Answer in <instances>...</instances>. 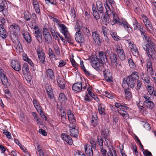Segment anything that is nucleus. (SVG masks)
Segmentation results:
<instances>
[{
    "label": "nucleus",
    "mask_w": 156,
    "mask_h": 156,
    "mask_svg": "<svg viewBox=\"0 0 156 156\" xmlns=\"http://www.w3.org/2000/svg\"><path fill=\"white\" fill-rule=\"evenodd\" d=\"M141 36L145 40V42L143 44V49L146 51V54L150 59H153L154 57L155 50V44L151 41L150 37L148 36L143 30H140Z\"/></svg>",
    "instance_id": "1"
},
{
    "label": "nucleus",
    "mask_w": 156,
    "mask_h": 156,
    "mask_svg": "<svg viewBox=\"0 0 156 156\" xmlns=\"http://www.w3.org/2000/svg\"><path fill=\"white\" fill-rule=\"evenodd\" d=\"M138 79H139L138 73L137 72L134 71L130 75L124 79L123 83L124 84H127L129 87L133 88L135 86V82Z\"/></svg>",
    "instance_id": "2"
},
{
    "label": "nucleus",
    "mask_w": 156,
    "mask_h": 156,
    "mask_svg": "<svg viewBox=\"0 0 156 156\" xmlns=\"http://www.w3.org/2000/svg\"><path fill=\"white\" fill-rule=\"evenodd\" d=\"M91 63L92 67L98 71H101L103 68V64L100 62L98 59L96 57H90L88 59Z\"/></svg>",
    "instance_id": "3"
},
{
    "label": "nucleus",
    "mask_w": 156,
    "mask_h": 156,
    "mask_svg": "<svg viewBox=\"0 0 156 156\" xmlns=\"http://www.w3.org/2000/svg\"><path fill=\"white\" fill-rule=\"evenodd\" d=\"M113 22L114 23V24L116 23L123 27L124 28H130L132 29V28L130 27V26L128 24L126 21L124 19H121L119 20L116 14H113Z\"/></svg>",
    "instance_id": "4"
},
{
    "label": "nucleus",
    "mask_w": 156,
    "mask_h": 156,
    "mask_svg": "<svg viewBox=\"0 0 156 156\" xmlns=\"http://www.w3.org/2000/svg\"><path fill=\"white\" fill-rule=\"evenodd\" d=\"M115 50L119 58L121 60H124L126 58L124 51L120 43H117L115 45Z\"/></svg>",
    "instance_id": "5"
},
{
    "label": "nucleus",
    "mask_w": 156,
    "mask_h": 156,
    "mask_svg": "<svg viewBox=\"0 0 156 156\" xmlns=\"http://www.w3.org/2000/svg\"><path fill=\"white\" fill-rule=\"evenodd\" d=\"M108 66L106 64L104 65L103 68L105 69L103 71L104 76L105 80L107 82H112V77L110 70L108 69Z\"/></svg>",
    "instance_id": "6"
},
{
    "label": "nucleus",
    "mask_w": 156,
    "mask_h": 156,
    "mask_svg": "<svg viewBox=\"0 0 156 156\" xmlns=\"http://www.w3.org/2000/svg\"><path fill=\"white\" fill-rule=\"evenodd\" d=\"M83 30L87 31V30H79L75 34V40L78 43H83L84 42V37L83 34ZM87 30V33L89 32V30Z\"/></svg>",
    "instance_id": "7"
},
{
    "label": "nucleus",
    "mask_w": 156,
    "mask_h": 156,
    "mask_svg": "<svg viewBox=\"0 0 156 156\" xmlns=\"http://www.w3.org/2000/svg\"><path fill=\"white\" fill-rule=\"evenodd\" d=\"M37 53L38 58L41 62L44 63L45 62V54L42 48L39 47L37 48Z\"/></svg>",
    "instance_id": "8"
},
{
    "label": "nucleus",
    "mask_w": 156,
    "mask_h": 156,
    "mask_svg": "<svg viewBox=\"0 0 156 156\" xmlns=\"http://www.w3.org/2000/svg\"><path fill=\"white\" fill-rule=\"evenodd\" d=\"M101 136L104 138L105 141L104 144L106 145H108L110 143V141L108 138L109 136V131L107 129H105L104 130H102L101 131Z\"/></svg>",
    "instance_id": "9"
},
{
    "label": "nucleus",
    "mask_w": 156,
    "mask_h": 156,
    "mask_svg": "<svg viewBox=\"0 0 156 156\" xmlns=\"http://www.w3.org/2000/svg\"><path fill=\"white\" fill-rule=\"evenodd\" d=\"M11 66L15 71H19L21 69V64L20 62L17 60H12L11 61Z\"/></svg>",
    "instance_id": "10"
},
{
    "label": "nucleus",
    "mask_w": 156,
    "mask_h": 156,
    "mask_svg": "<svg viewBox=\"0 0 156 156\" xmlns=\"http://www.w3.org/2000/svg\"><path fill=\"white\" fill-rule=\"evenodd\" d=\"M99 59L101 63L104 65L106 64V63L108 62V59L107 56L105 55V52L103 51H99L98 53Z\"/></svg>",
    "instance_id": "11"
},
{
    "label": "nucleus",
    "mask_w": 156,
    "mask_h": 156,
    "mask_svg": "<svg viewBox=\"0 0 156 156\" xmlns=\"http://www.w3.org/2000/svg\"><path fill=\"white\" fill-rule=\"evenodd\" d=\"M69 132L70 133V135L72 136L76 137L78 136V131L77 129H76V124H75L74 126H73V127H71L69 126Z\"/></svg>",
    "instance_id": "12"
},
{
    "label": "nucleus",
    "mask_w": 156,
    "mask_h": 156,
    "mask_svg": "<svg viewBox=\"0 0 156 156\" xmlns=\"http://www.w3.org/2000/svg\"><path fill=\"white\" fill-rule=\"evenodd\" d=\"M82 85L81 83H76L73 85L72 88L73 90L76 92H79L82 90Z\"/></svg>",
    "instance_id": "13"
},
{
    "label": "nucleus",
    "mask_w": 156,
    "mask_h": 156,
    "mask_svg": "<svg viewBox=\"0 0 156 156\" xmlns=\"http://www.w3.org/2000/svg\"><path fill=\"white\" fill-rule=\"evenodd\" d=\"M68 119L70 122L69 126L71 127H73V126H74L75 124H76V120L74 118L73 115L70 113L68 112Z\"/></svg>",
    "instance_id": "14"
},
{
    "label": "nucleus",
    "mask_w": 156,
    "mask_h": 156,
    "mask_svg": "<svg viewBox=\"0 0 156 156\" xmlns=\"http://www.w3.org/2000/svg\"><path fill=\"white\" fill-rule=\"evenodd\" d=\"M35 36L39 43L42 42V31L41 30H35L34 31Z\"/></svg>",
    "instance_id": "15"
},
{
    "label": "nucleus",
    "mask_w": 156,
    "mask_h": 156,
    "mask_svg": "<svg viewBox=\"0 0 156 156\" xmlns=\"http://www.w3.org/2000/svg\"><path fill=\"white\" fill-rule=\"evenodd\" d=\"M2 84L6 88H8L10 86V83L6 75H5L0 77Z\"/></svg>",
    "instance_id": "16"
},
{
    "label": "nucleus",
    "mask_w": 156,
    "mask_h": 156,
    "mask_svg": "<svg viewBox=\"0 0 156 156\" xmlns=\"http://www.w3.org/2000/svg\"><path fill=\"white\" fill-rule=\"evenodd\" d=\"M84 149L86 154L88 156H93V151L91 146L87 144L84 145Z\"/></svg>",
    "instance_id": "17"
},
{
    "label": "nucleus",
    "mask_w": 156,
    "mask_h": 156,
    "mask_svg": "<svg viewBox=\"0 0 156 156\" xmlns=\"http://www.w3.org/2000/svg\"><path fill=\"white\" fill-rule=\"evenodd\" d=\"M61 137L69 145L72 144L73 141L72 138L67 134L62 133L61 135Z\"/></svg>",
    "instance_id": "18"
},
{
    "label": "nucleus",
    "mask_w": 156,
    "mask_h": 156,
    "mask_svg": "<svg viewBox=\"0 0 156 156\" xmlns=\"http://www.w3.org/2000/svg\"><path fill=\"white\" fill-rule=\"evenodd\" d=\"M45 88L48 97L52 98L53 97V93L51 86L49 84H47Z\"/></svg>",
    "instance_id": "19"
},
{
    "label": "nucleus",
    "mask_w": 156,
    "mask_h": 156,
    "mask_svg": "<svg viewBox=\"0 0 156 156\" xmlns=\"http://www.w3.org/2000/svg\"><path fill=\"white\" fill-rule=\"evenodd\" d=\"M92 35L94 40L96 44L99 45L101 43V39L98 34L96 32H92Z\"/></svg>",
    "instance_id": "20"
},
{
    "label": "nucleus",
    "mask_w": 156,
    "mask_h": 156,
    "mask_svg": "<svg viewBox=\"0 0 156 156\" xmlns=\"http://www.w3.org/2000/svg\"><path fill=\"white\" fill-rule=\"evenodd\" d=\"M23 37L28 43H30L31 42V37L28 32H25L24 30L22 31Z\"/></svg>",
    "instance_id": "21"
},
{
    "label": "nucleus",
    "mask_w": 156,
    "mask_h": 156,
    "mask_svg": "<svg viewBox=\"0 0 156 156\" xmlns=\"http://www.w3.org/2000/svg\"><path fill=\"white\" fill-rule=\"evenodd\" d=\"M111 61L113 65L116 66L117 64V56L116 54L112 53L110 56Z\"/></svg>",
    "instance_id": "22"
},
{
    "label": "nucleus",
    "mask_w": 156,
    "mask_h": 156,
    "mask_svg": "<svg viewBox=\"0 0 156 156\" xmlns=\"http://www.w3.org/2000/svg\"><path fill=\"white\" fill-rule=\"evenodd\" d=\"M43 36H44L45 41L46 42L48 43V41H50L51 39V36L48 31V30H44L43 31Z\"/></svg>",
    "instance_id": "23"
},
{
    "label": "nucleus",
    "mask_w": 156,
    "mask_h": 156,
    "mask_svg": "<svg viewBox=\"0 0 156 156\" xmlns=\"http://www.w3.org/2000/svg\"><path fill=\"white\" fill-rule=\"evenodd\" d=\"M48 55L49 58L51 61H56L57 60L56 56L54 53L53 51L51 48H49L48 49Z\"/></svg>",
    "instance_id": "24"
},
{
    "label": "nucleus",
    "mask_w": 156,
    "mask_h": 156,
    "mask_svg": "<svg viewBox=\"0 0 156 156\" xmlns=\"http://www.w3.org/2000/svg\"><path fill=\"white\" fill-rule=\"evenodd\" d=\"M141 78L147 85L151 84V83L150 81V77L146 74L142 73Z\"/></svg>",
    "instance_id": "25"
},
{
    "label": "nucleus",
    "mask_w": 156,
    "mask_h": 156,
    "mask_svg": "<svg viewBox=\"0 0 156 156\" xmlns=\"http://www.w3.org/2000/svg\"><path fill=\"white\" fill-rule=\"evenodd\" d=\"M143 20L147 29H152V25L150 21L147 19L146 17L144 18Z\"/></svg>",
    "instance_id": "26"
},
{
    "label": "nucleus",
    "mask_w": 156,
    "mask_h": 156,
    "mask_svg": "<svg viewBox=\"0 0 156 156\" xmlns=\"http://www.w3.org/2000/svg\"><path fill=\"white\" fill-rule=\"evenodd\" d=\"M46 75L51 80H54L55 76L54 75L53 71L51 69H48L46 71Z\"/></svg>",
    "instance_id": "27"
},
{
    "label": "nucleus",
    "mask_w": 156,
    "mask_h": 156,
    "mask_svg": "<svg viewBox=\"0 0 156 156\" xmlns=\"http://www.w3.org/2000/svg\"><path fill=\"white\" fill-rule=\"evenodd\" d=\"M98 124V117L96 115H94L92 116L91 119V124L93 127H95Z\"/></svg>",
    "instance_id": "28"
},
{
    "label": "nucleus",
    "mask_w": 156,
    "mask_h": 156,
    "mask_svg": "<svg viewBox=\"0 0 156 156\" xmlns=\"http://www.w3.org/2000/svg\"><path fill=\"white\" fill-rule=\"evenodd\" d=\"M67 99L63 93H60L59 95V100L62 103L64 104L67 101Z\"/></svg>",
    "instance_id": "29"
},
{
    "label": "nucleus",
    "mask_w": 156,
    "mask_h": 156,
    "mask_svg": "<svg viewBox=\"0 0 156 156\" xmlns=\"http://www.w3.org/2000/svg\"><path fill=\"white\" fill-rule=\"evenodd\" d=\"M33 103L34 107L35 108L37 112L42 109V108L38 101L36 99H33Z\"/></svg>",
    "instance_id": "30"
},
{
    "label": "nucleus",
    "mask_w": 156,
    "mask_h": 156,
    "mask_svg": "<svg viewBox=\"0 0 156 156\" xmlns=\"http://www.w3.org/2000/svg\"><path fill=\"white\" fill-rule=\"evenodd\" d=\"M99 113L101 115L105 114V106L101 104H99L98 105Z\"/></svg>",
    "instance_id": "31"
},
{
    "label": "nucleus",
    "mask_w": 156,
    "mask_h": 156,
    "mask_svg": "<svg viewBox=\"0 0 156 156\" xmlns=\"http://www.w3.org/2000/svg\"><path fill=\"white\" fill-rule=\"evenodd\" d=\"M60 112L61 121L64 123L66 119V112L63 110H61Z\"/></svg>",
    "instance_id": "32"
},
{
    "label": "nucleus",
    "mask_w": 156,
    "mask_h": 156,
    "mask_svg": "<svg viewBox=\"0 0 156 156\" xmlns=\"http://www.w3.org/2000/svg\"><path fill=\"white\" fill-rule=\"evenodd\" d=\"M129 89L128 88L125 90V96L126 99L128 100H129L132 98V94L131 93L129 90Z\"/></svg>",
    "instance_id": "33"
},
{
    "label": "nucleus",
    "mask_w": 156,
    "mask_h": 156,
    "mask_svg": "<svg viewBox=\"0 0 156 156\" xmlns=\"http://www.w3.org/2000/svg\"><path fill=\"white\" fill-rule=\"evenodd\" d=\"M7 5L5 1L0 0V12H3Z\"/></svg>",
    "instance_id": "34"
},
{
    "label": "nucleus",
    "mask_w": 156,
    "mask_h": 156,
    "mask_svg": "<svg viewBox=\"0 0 156 156\" xmlns=\"http://www.w3.org/2000/svg\"><path fill=\"white\" fill-rule=\"evenodd\" d=\"M53 48L55 54L57 55H59L60 50L58 45L57 44H55L53 46Z\"/></svg>",
    "instance_id": "35"
},
{
    "label": "nucleus",
    "mask_w": 156,
    "mask_h": 156,
    "mask_svg": "<svg viewBox=\"0 0 156 156\" xmlns=\"http://www.w3.org/2000/svg\"><path fill=\"white\" fill-rule=\"evenodd\" d=\"M97 8L98 12H99L100 14H101L102 15H103L104 13V8L103 6L102 5L100 4L99 5H98L97 4Z\"/></svg>",
    "instance_id": "36"
},
{
    "label": "nucleus",
    "mask_w": 156,
    "mask_h": 156,
    "mask_svg": "<svg viewBox=\"0 0 156 156\" xmlns=\"http://www.w3.org/2000/svg\"><path fill=\"white\" fill-rule=\"evenodd\" d=\"M8 35V33L6 30H0V36L3 39L6 38Z\"/></svg>",
    "instance_id": "37"
},
{
    "label": "nucleus",
    "mask_w": 156,
    "mask_h": 156,
    "mask_svg": "<svg viewBox=\"0 0 156 156\" xmlns=\"http://www.w3.org/2000/svg\"><path fill=\"white\" fill-rule=\"evenodd\" d=\"M105 6L106 8V10L107 12H111V9L113 8L112 7L111 4L109 2H108V0L106 1V4Z\"/></svg>",
    "instance_id": "38"
},
{
    "label": "nucleus",
    "mask_w": 156,
    "mask_h": 156,
    "mask_svg": "<svg viewBox=\"0 0 156 156\" xmlns=\"http://www.w3.org/2000/svg\"><path fill=\"white\" fill-rule=\"evenodd\" d=\"M147 90L150 95H153L154 90V88L151 86V85H147Z\"/></svg>",
    "instance_id": "39"
},
{
    "label": "nucleus",
    "mask_w": 156,
    "mask_h": 156,
    "mask_svg": "<svg viewBox=\"0 0 156 156\" xmlns=\"http://www.w3.org/2000/svg\"><path fill=\"white\" fill-rule=\"evenodd\" d=\"M22 71L23 73H26L29 71V68L27 63H25L22 67Z\"/></svg>",
    "instance_id": "40"
},
{
    "label": "nucleus",
    "mask_w": 156,
    "mask_h": 156,
    "mask_svg": "<svg viewBox=\"0 0 156 156\" xmlns=\"http://www.w3.org/2000/svg\"><path fill=\"white\" fill-rule=\"evenodd\" d=\"M133 26L134 29H141L143 28L142 26L140 25V24L137 22L136 19L135 23L133 24Z\"/></svg>",
    "instance_id": "41"
},
{
    "label": "nucleus",
    "mask_w": 156,
    "mask_h": 156,
    "mask_svg": "<svg viewBox=\"0 0 156 156\" xmlns=\"http://www.w3.org/2000/svg\"><path fill=\"white\" fill-rule=\"evenodd\" d=\"M108 12H107V11H106V12L105 13L104 16H103V18L101 16V18L104 21H109V20L110 18L109 14H108Z\"/></svg>",
    "instance_id": "42"
},
{
    "label": "nucleus",
    "mask_w": 156,
    "mask_h": 156,
    "mask_svg": "<svg viewBox=\"0 0 156 156\" xmlns=\"http://www.w3.org/2000/svg\"><path fill=\"white\" fill-rule=\"evenodd\" d=\"M61 32L64 35L66 39L71 37L68 30H61Z\"/></svg>",
    "instance_id": "43"
},
{
    "label": "nucleus",
    "mask_w": 156,
    "mask_h": 156,
    "mask_svg": "<svg viewBox=\"0 0 156 156\" xmlns=\"http://www.w3.org/2000/svg\"><path fill=\"white\" fill-rule=\"evenodd\" d=\"M93 14L94 17L97 20L99 19L100 18V16H102L101 14H100V13L98 11H94L93 12Z\"/></svg>",
    "instance_id": "44"
},
{
    "label": "nucleus",
    "mask_w": 156,
    "mask_h": 156,
    "mask_svg": "<svg viewBox=\"0 0 156 156\" xmlns=\"http://www.w3.org/2000/svg\"><path fill=\"white\" fill-rule=\"evenodd\" d=\"M97 144L101 148L103 147V143L104 142L102 138H97Z\"/></svg>",
    "instance_id": "45"
},
{
    "label": "nucleus",
    "mask_w": 156,
    "mask_h": 156,
    "mask_svg": "<svg viewBox=\"0 0 156 156\" xmlns=\"http://www.w3.org/2000/svg\"><path fill=\"white\" fill-rule=\"evenodd\" d=\"M110 149L109 151L108 152V156H117L115 150L112 149V150Z\"/></svg>",
    "instance_id": "46"
},
{
    "label": "nucleus",
    "mask_w": 156,
    "mask_h": 156,
    "mask_svg": "<svg viewBox=\"0 0 156 156\" xmlns=\"http://www.w3.org/2000/svg\"><path fill=\"white\" fill-rule=\"evenodd\" d=\"M103 94L104 96L111 99H112L114 98L113 94L108 91H105L104 92Z\"/></svg>",
    "instance_id": "47"
},
{
    "label": "nucleus",
    "mask_w": 156,
    "mask_h": 156,
    "mask_svg": "<svg viewBox=\"0 0 156 156\" xmlns=\"http://www.w3.org/2000/svg\"><path fill=\"white\" fill-rule=\"evenodd\" d=\"M119 113L123 117L125 118L128 117V113L124 110L121 111L120 112L119 111Z\"/></svg>",
    "instance_id": "48"
},
{
    "label": "nucleus",
    "mask_w": 156,
    "mask_h": 156,
    "mask_svg": "<svg viewBox=\"0 0 156 156\" xmlns=\"http://www.w3.org/2000/svg\"><path fill=\"white\" fill-rule=\"evenodd\" d=\"M82 27V25L80 22L77 21L75 26V29H81Z\"/></svg>",
    "instance_id": "49"
},
{
    "label": "nucleus",
    "mask_w": 156,
    "mask_h": 156,
    "mask_svg": "<svg viewBox=\"0 0 156 156\" xmlns=\"http://www.w3.org/2000/svg\"><path fill=\"white\" fill-rule=\"evenodd\" d=\"M131 51L133 54L135 56H137L139 55V53L136 46L134 47Z\"/></svg>",
    "instance_id": "50"
},
{
    "label": "nucleus",
    "mask_w": 156,
    "mask_h": 156,
    "mask_svg": "<svg viewBox=\"0 0 156 156\" xmlns=\"http://www.w3.org/2000/svg\"><path fill=\"white\" fill-rule=\"evenodd\" d=\"M24 18L27 21L31 20L30 18V14L28 12L24 13Z\"/></svg>",
    "instance_id": "51"
},
{
    "label": "nucleus",
    "mask_w": 156,
    "mask_h": 156,
    "mask_svg": "<svg viewBox=\"0 0 156 156\" xmlns=\"http://www.w3.org/2000/svg\"><path fill=\"white\" fill-rule=\"evenodd\" d=\"M37 150L39 153L40 156L44 154L43 150L41 149L39 145H38Z\"/></svg>",
    "instance_id": "52"
},
{
    "label": "nucleus",
    "mask_w": 156,
    "mask_h": 156,
    "mask_svg": "<svg viewBox=\"0 0 156 156\" xmlns=\"http://www.w3.org/2000/svg\"><path fill=\"white\" fill-rule=\"evenodd\" d=\"M57 81L59 87L61 89H64L65 87V85L62 83L61 80L60 79H58Z\"/></svg>",
    "instance_id": "53"
},
{
    "label": "nucleus",
    "mask_w": 156,
    "mask_h": 156,
    "mask_svg": "<svg viewBox=\"0 0 156 156\" xmlns=\"http://www.w3.org/2000/svg\"><path fill=\"white\" fill-rule=\"evenodd\" d=\"M128 63L129 66L131 68H134L135 67V64L133 62V60L131 58L128 59Z\"/></svg>",
    "instance_id": "54"
},
{
    "label": "nucleus",
    "mask_w": 156,
    "mask_h": 156,
    "mask_svg": "<svg viewBox=\"0 0 156 156\" xmlns=\"http://www.w3.org/2000/svg\"><path fill=\"white\" fill-rule=\"evenodd\" d=\"M150 98L149 96H148V95L147 94H144L143 96V100H144V104L147 102V101H150L149 99Z\"/></svg>",
    "instance_id": "55"
},
{
    "label": "nucleus",
    "mask_w": 156,
    "mask_h": 156,
    "mask_svg": "<svg viewBox=\"0 0 156 156\" xmlns=\"http://www.w3.org/2000/svg\"><path fill=\"white\" fill-rule=\"evenodd\" d=\"M37 112L40 114L41 116L43 119H44L45 120H47V117L44 114V113L42 109L40 110L39 111H38Z\"/></svg>",
    "instance_id": "56"
},
{
    "label": "nucleus",
    "mask_w": 156,
    "mask_h": 156,
    "mask_svg": "<svg viewBox=\"0 0 156 156\" xmlns=\"http://www.w3.org/2000/svg\"><path fill=\"white\" fill-rule=\"evenodd\" d=\"M4 134L9 139H10L11 138V133L9 132L8 131H7L6 130H4V132H3Z\"/></svg>",
    "instance_id": "57"
},
{
    "label": "nucleus",
    "mask_w": 156,
    "mask_h": 156,
    "mask_svg": "<svg viewBox=\"0 0 156 156\" xmlns=\"http://www.w3.org/2000/svg\"><path fill=\"white\" fill-rule=\"evenodd\" d=\"M70 15L72 17L75 18L76 16V12L73 7H72L71 9Z\"/></svg>",
    "instance_id": "58"
},
{
    "label": "nucleus",
    "mask_w": 156,
    "mask_h": 156,
    "mask_svg": "<svg viewBox=\"0 0 156 156\" xmlns=\"http://www.w3.org/2000/svg\"><path fill=\"white\" fill-rule=\"evenodd\" d=\"M137 81V86H136V90H139L140 89L142 85V82L139 79L136 80Z\"/></svg>",
    "instance_id": "59"
},
{
    "label": "nucleus",
    "mask_w": 156,
    "mask_h": 156,
    "mask_svg": "<svg viewBox=\"0 0 156 156\" xmlns=\"http://www.w3.org/2000/svg\"><path fill=\"white\" fill-rule=\"evenodd\" d=\"M145 104H147L149 106V108L150 109L153 108L154 107V105L153 102L149 101H147V102Z\"/></svg>",
    "instance_id": "60"
},
{
    "label": "nucleus",
    "mask_w": 156,
    "mask_h": 156,
    "mask_svg": "<svg viewBox=\"0 0 156 156\" xmlns=\"http://www.w3.org/2000/svg\"><path fill=\"white\" fill-rule=\"evenodd\" d=\"M65 61L63 60H61L59 62V65L58 66L59 67H62L63 66L66 64Z\"/></svg>",
    "instance_id": "61"
},
{
    "label": "nucleus",
    "mask_w": 156,
    "mask_h": 156,
    "mask_svg": "<svg viewBox=\"0 0 156 156\" xmlns=\"http://www.w3.org/2000/svg\"><path fill=\"white\" fill-rule=\"evenodd\" d=\"M112 36L114 38V40L115 41H118L120 40L119 37L116 35V34L115 33H113L111 34Z\"/></svg>",
    "instance_id": "62"
},
{
    "label": "nucleus",
    "mask_w": 156,
    "mask_h": 156,
    "mask_svg": "<svg viewBox=\"0 0 156 156\" xmlns=\"http://www.w3.org/2000/svg\"><path fill=\"white\" fill-rule=\"evenodd\" d=\"M10 29H19V27L18 25L13 23L12 25L10 26Z\"/></svg>",
    "instance_id": "63"
},
{
    "label": "nucleus",
    "mask_w": 156,
    "mask_h": 156,
    "mask_svg": "<svg viewBox=\"0 0 156 156\" xmlns=\"http://www.w3.org/2000/svg\"><path fill=\"white\" fill-rule=\"evenodd\" d=\"M59 28H61V29H67L66 26L63 24L61 23L60 22L57 25Z\"/></svg>",
    "instance_id": "64"
}]
</instances>
